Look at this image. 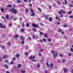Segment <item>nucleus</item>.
<instances>
[{"instance_id": "473e14b6", "label": "nucleus", "mask_w": 73, "mask_h": 73, "mask_svg": "<svg viewBox=\"0 0 73 73\" xmlns=\"http://www.w3.org/2000/svg\"><path fill=\"white\" fill-rule=\"evenodd\" d=\"M23 1L24 2L27 3L28 1V0H23Z\"/></svg>"}, {"instance_id": "5fc2aeb1", "label": "nucleus", "mask_w": 73, "mask_h": 73, "mask_svg": "<svg viewBox=\"0 0 73 73\" xmlns=\"http://www.w3.org/2000/svg\"><path fill=\"white\" fill-rule=\"evenodd\" d=\"M1 12H3L4 11V9H1Z\"/></svg>"}, {"instance_id": "f257e3e1", "label": "nucleus", "mask_w": 73, "mask_h": 73, "mask_svg": "<svg viewBox=\"0 0 73 73\" xmlns=\"http://www.w3.org/2000/svg\"><path fill=\"white\" fill-rule=\"evenodd\" d=\"M10 11H11L14 14H16L17 13V11L16 10L13 8L9 9Z\"/></svg>"}, {"instance_id": "79ce46f5", "label": "nucleus", "mask_w": 73, "mask_h": 73, "mask_svg": "<svg viewBox=\"0 0 73 73\" xmlns=\"http://www.w3.org/2000/svg\"><path fill=\"white\" fill-rule=\"evenodd\" d=\"M8 62V60H6L5 61V63H7V62Z\"/></svg>"}, {"instance_id": "4c0bfd02", "label": "nucleus", "mask_w": 73, "mask_h": 73, "mask_svg": "<svg viewBox=\"0 0 73 73\" xmlns=\"http://www.w3.org/2000/svg\"><path fill=\"white\" fill-rule=\"evenodd\" d=\"M21 32H24V30L23 29H21Z\"/></svg>"}, {"instance_id": "6e6d98bb", "label": "nucleus", "mask_w": 73, "mask_h": 73, "mask_svg": "<svg viewBox=\"0 0 73 73\" xmlns=\"http://www.w3.org/2000/svg\"><path fill=\"white\" fill-rule=\"evenodd\" d=\"M13 17H14V16L13 15H12L11 16V17H10V19H12V18H13Z\"/></svg>"}, {"instance_id": "f3484780", "label": "nucleus", "mask_w": 73, "mask_h": 73, "mask_svg": "<svg viewBox=\"0 0 73 73\" xmlns=\"http://www.w3.org/2000/svg\"><path fill=\"white\" fill-rule=\"evenodd\" d=\"M44 37H46V38H48V35L46 34H44Z\"/></svg>"}, {"instance_id": "412c9836", "label": "nucleus", "mask_w": 73, "mask_h": 73, "mask_svg": "<svg viewBox=\"0 0 73 73\" xmlns=\"http://www.w3.org/2000/svg\"><path fill=\"white\" fill-rule=\"evenodd\" d=\"M19 35H15L14 37L15 38H18L19 37Z\"/></svg>"}, {"instance_id": "680f3d73", "label": "nucleus", "mask_w": 73, "mask_h": 73, "mask_svg": "<svg viewBox=\"0 0 73 73\" xmlns=\"http://www.w3.org/2000/svg\"><path fill=\"white\" fill-rule=\"evenodd\" d=\"M63 15H61L60 16V17H63Z\"/></svg>"}, {"instance_id": "338daca9", "label": "nucleus", "mask_w": 73, "mask_h": 73, "mask_svg": "<svg viewBox=\"0 0 73 73\" xmlns=\"http://www.w3.org/2000/svg\"><path fill=\"white\" fill-rule=\"evenodd\" d=\"M71 72H72V73H73V69H72L71 70Z\"/></svg>"}, {"instance_id": "f03ea898", "label": "nucleus", "mask_w": 73, "mask_h": 73, "mask_svg": "<svg viewBox=\"0 0 73 73\" xmlns=\"http://www.w3.org/2000/svg\"><path fill=\"white\" fill-rule=\"evenodd\" d=\"M51 53L54 56V57L55 58H56V56H58V54L55 52L54 50H51Z\"/></svg>"}, {"instance_id": "cd10ccee", "label": "nucleus", "mask_w": 73, "mask_h": 73, "mask_svg": "<svg viewBox=\"0 0 73 73\" xmlns=\"http://www.w3.org/2000/svg\"><path fill=\"white\" fill-rule=\"evenodd\" d=\"M38 32H40V35H43V33H42V32H40V31H39Z\"/></svg>"}, {"instance_id": "a19ab883", "label": "nucleus", "mask_w": 73, "mask_h": 73, "mask_svg": "<svg viewBox=\"0 0 73 73\" xmlns=\"http://www.w3.org/2000/svg\"><path fill=\"white\" fill-rule=\"evenodd\" d=\"M68 27V25H64V27Z\"/></svg>"}, {"instance_id": "0e129e2a", "label": "nucleus", "mask_w": 73, "mask_h": 73, "mask_svg": "<svg viewBox=\"0 0 73 73\" xmlns=\"http://www.w3.org/2000/svg\"><path fill=\"white\" fill-rule=\"evenodd\" d=\"M69 14H71L72 13V11H69Z\"/></svg>"}, {"instance_id": "423d86ee", "label": "nucleus", "mask_w": 73, "mask_h": 73, "mask_svg": "<svg viewBox=\"0 0 73 73\" xmlns=\"http://www.w3.org/2000/svg\"><path fill=\"white\" fill-rule=\"evenodd\" d=\"M32 26L33 27H34V28H38V27H39L37 25H36L35 23L32 24Z\"/></svg>"}, {"instance_id": "7c9ffc66", "label": "nucleus", "mask_w": 73, "mask_h": 73, "mask_svg": "<svg viewBox=\"0 0 73 73\" xmlns=\"http://www.w3.org/2000/svg\"><path fill=\"white\" fill-rule=\"evenodd\" d=\"M29 59H30V60H31V59H33V57L32 56H31L29 58Z\"/></svg>"}, {"instance_id": "2f4dec72", "label": "nucleus", "mask_w": 73, "mask_h": 73, "mask_svg": "<svg viewBox=\"0 0 73 73\" xmlns=\"http://www.w3.org/2000/svg\"><path fill=\"white\" fill-rule=\"evenodd\" d=\"M46 65L48 68V67H49V64H48V62H46Z\"/></svg>"}, {"instance_id": "4468645a", "label": "nucleus", "mask_w": 73, "mask_h": 73, "mask_svg": "<svg viewBox=\"0 0 73 73\" xmlns=\"http://www.w3.org/2000/svg\"><path fill=\"white\" fill-rule=\"evenodd\" d=\"M15 57L17 58H19V57H20V55L19 54H17L16 55Z\"/></svg>"}, {"instance_id": "58836bf2", "label": "nucleus", "mask_w": 73, "mask_h": 73, "mask_svg": "<svg viewBox=\"0 0 73 73\" xmlns=\"http://www.w3.org/2000/svg\"><path fill=\"white\" fill-rule=\"evenodd\" d=\"M13 64V60H12V61H11V65H12V64Z\"/></svg>"}, {"instance_id": "39448f33", "label": "nucleus", "mask_w": 73, "mask_h": 73, "mask_svg": "<svg viewBox=\"0 0 73 73\" xmlns=\"http://www.w3.org/2000/svg\"><path fill=\"white\" fill-rule=\"evenodd\" d=\"M0 27L1 28H4L6 29V26L5 25H3L2 23H0Z\"/></svg>"}, {"instance_id": "37998d69", "label": "nucleus", "mask_w": 73, "mask_h": 73, "mask_svg": "<svg viewBox=\"0 0 73 73\" xmlns=\"http://www.w3.org/2000/svg\"><path fill=\"white\" fill-rule=\"evenodd\" d=\"M21 72L22 73H25V71L24 70H22L21 71Z\"/></svg>"}, {"instance_id": "dca6fc26", "label": "nucleus", "mask_w": 73, "mask_h": 73, "mask_svg": "<svg viewBox=\"0 0 73 73\" xmlns=\"http://www.w3.org/2000/svg\"><path fill=\"white\" fill-rule=\"evenodd\" d=\"M22 66V65L21 64H19V66H17L18 68H21Z\"/></svg>"}, {"instance_id": "c756f323", "label": "nucleus", "mask_w": 73, "mask_h": 73, "mask_svg": "<svg viewBox=\"0 0 73 73\" xmlns=\"http://www.w3.org/2000/svg\"><path fill=\"white\" fill-rule=\"evenodd\" d=\"M29 23H27L26 24V27H29Z\"/></svg>"}, {"instance_id": "5701e85b", "label": "nucleus", "mask_w": 73, "mask_h": 73, "mask_svg": "<svg viewBox=\"0 0 73 73\" xmlns=\"http://www.w3.org/2000/svg\"><path fill=\"white\" fill-rule=\"evenodd\" d=\"M64 71L65 73H66V72H67L68 70H67L66 68H65L64 70Z\"/></svg>"}, {"instance_id": "8fccbe9b", "label": "nucleus", "mask_w": 73, "mask_h": 73, "mask_svg": "<svg viewBox=\"0 0 73 73\" xmlns=\"http://www.w3.org/2000/svg\"><path fill=\"white\" fill-rule=\"evenodd\" d=\"M40 65L39 64L37 65V66L38 68H40Z\"/></svg>"}, {"instance_id": "de8ad7c7", "label": "nucleus", "mask_w": 73, "mask_h": 73, "mask_svg": "<svg viewBox=\"0 0 73 73\" xmlns=\"http://www.w3.org/2000/svg\"><path fill=\"white\" fill-rule=\"evenodd\" d=\"M69 17L70 19H72V18H73V16H70Z\"/></svg>"}, {"instance_id": "ea45409f", "label": "nucleus", "mask_w": 73, "mask_h": 73, "mask_svg": "<svg viewBox=\"0 0 73 73\" xmlns=\"http://www.w3.org/2000/svg\"><path fill=\"white\" fill-rule=\"evenodd\" d=\"M69 5L70 7H73V5H71V4H70V3L69 4Z\"/></svg>"}, {"instance_id": "0eeeda50", "label": "nucleus", "mask_w": 73, "mask_h": 73, "mask_svg": "<svg viewBox=\"0 0 73 73\" xmlns=\"http://www.w3.org/2000/svg\"><path fill=\"white\" fill-rule=\"evenodd\" d=\"M20 39L22 41H25V37L23 36H21Z\"/></svg>"}, {"instance_id": "2eb2a0df", "label": "nucleus", "mask_w": 73, "mask_h": 73, "mask_svg": "<svg viewBox=\"0 0 73 73\" xmlns=\"http://www.w3.org/2000/svg\"><path fill=\"white\" fill-rule=\"evenodd\" d=\"M6 19L7 20H8V19H9V15H6Z\"/></svg>"}, {"instance_id": "aec40b11", "label": "nucleus", "mask_w": 73, "mask_h": 73, "mask_svg": "<svg viewBox=\"0 0 73 73\" xmlns=\"http://www.w3.org/2000/svg\"><path fill=\"white\" fill-rule=\"evenodd\" d=\"M7 7H9V8H11V7H12V5H7Z\"/></svg>"}, {"instance_id": "c9c22d12", "label": "nucleus", "mask_w": 73, "mask_h": 73, "mask_svg": "<svg viewBox=\"0 0 73 73\" xmlns=\"http://www.w3.org/2000/svg\"><path fill=\"white\" fill-rule=\"evenodd\" d=\"M56 20H58V19H59V17H58L57 16H56Z\"/></svg>"}, {"instance_id": "a18cd8bd", "label": "nucleus", "mask_w": 73, "mask_h": 73, "mask_svg": "<svg viewBox=\"0 0 73 73\" xmlns=\"http://www.w3.org/2000/svg\"><path fill=\"white\" fill-rule=\"evenodd\" d=\"M40 50L41 52H43V49L42 48H41L40 49Z\"/></svg>"}, {"instance_id": "4be33fe9", "label": "nucleus", "mask_w": 73, "mask_h": 73, "mask_svg": "<svg viewBox=\"0 0 73 73\" xmlns=\"http://www.w3.org/2000/svg\"><path fill=\"white\" fill-rule=\"evenodd\" d=\"M21 2V1L20 0H17V3H20Z\"/></svg>"}, {"instance_id": "6ab92c4d", "label": "nucleus", "mask_w": 73, "mask_h": 73, "mask_svg": "<svg viewBox=\"0 0 73 73\" xmlns=\"http://www.w3.org/2000/svg\"><path fill=\"white\" fill-rule=\"evenodd\" d=\"M38 10L40 12H42V9H41L40 8H38Z\"/></svg>"}, {"instance_id": "bb28decb", "label": "nucleus", "mask_w": 73, "mask_h": 73, "mask_svg": "<svg viewBox=\"0 0 73 73\" xmlns=\"http://www.w3.org/2000/svg\"><path fill=\"white\" fill-rule=\"evenodd\" d=\"M29 7H32V4L31 3H30L29 4Z\"/></svg>"}, {"instance_id": "4d7b16f0", "label": "nucleus", "mask_w": 73, "mask_h": 73, "mask_svg": "<svg viewBox=\"0 0 73 73\" xmlns=\"http://www.w3.org/2000/svg\"><path fill=\"white\" fill-rule=\"evenodd\" d=\"M43 41H46V39H45V38H44L43 39Z\"/></svg>"}, {"instance_id": "f704fd0d", "label": "nucleus", "mask_w": 73, "mask_h": 73, "mask_svg": "<svg viewBox=\"0 0 73 73\" xmlns=\"http://www.w3.org/2000/svg\"><path fill=\"white\" fill-rule=\"evenodd\" d=\"M5 48V46H2V47H1V48L2 49H4V48Z\"/></svg>"}, {"instance_id": "9d476101", "label": "nucleus", "mask_w": 73, "mask_h": 73, "mask_svg": "<svg viewBox=\"0 0 73 73\" xmlns=\"http://www.w3.org/2000/svg\"><path fill=\"white\" fill-rule=\"evenodd\" d=\"M50 68L52 69L53 68V66H54V65L52 63H51L50 64Z\"/></svg>"}, {"instance_id": "13d9d810", "label": "nucleus", "mask_w": 73, "mask_h": 73, "mask_svg": "<svg viewBox=\"0 0 73 73\" xmlns=\"http://www.w3.org/2000/svg\"><path fill=\"white\" fill-rule=\"evenodd\" d=\"M24 41H22L21 42V44H24Z\"/></svg>"}, {"instance_id": "052dcab7", "label": "nucleus", "mask_w": 73, "mask_h": 73, "mask_svg": "<svg viewBox=\"0 0 73 73\" xmlns=\"http://www.w3.org/2000/svg\"><path fill=\"white\" fill-rule=\"evenodd\" d=\"M8 43L9 44V45L10 46L11 45V42H8Z\"/></svg>"}, {"instance_id": "393cba45", "label": "nucleus", "mask_w": 73, "mask_h": 73, "mask_svg": "<svg viewBox=\"0 0 73 73\" xmlns=\"http://www.w3.org/2000/svg\"><path fill=\"white\" fill-rule=\"evenodd\" d=\"M28 12H29V10H28V9H26V13H28Z\"/></svg>"}, {"instance_id": "72a5a7b5", "label": "nucleus", "mask_w": 73, "mask_h": 73, "mask_svg": "<svg viewBox=\"0 0 73 73\" xmlns=\"http://www.w3.org/2000/svg\"><path fill=\"white\" fill-rule=\"evenodd\" d=\"M70 50L72 52H73V49L72 48H70Z\"/></svg>"}, {"instance_id": "c85d7f7f", "label": "nucleus", "mask_w": 73, "mask_h": 73, "mask_svg": "<svg viewBox=\"0 0 73 73\" xmlns=\"http://www.w3.org/2000/svg\"><path fill=\"white\" fill-rule=\"evenodd\" d=\"M33 30L34 32H36V30L35 28H33Z\"/></svg>"}, {"instance_id": "ddd939ff", "label": "nucleus", "mask_w": 73, "mask_h": 73, "mask_svg": "<svg viewBox=\"0 0 73 73\" xmlns=\"http://www.w3.org/2000/svg\"><path fill=\"white\" fill-rule=\"evenodd\" d=\"M48 20L50 22H52V18L51 17H49V19H48Z\"/></svg>"}, {"instance_id": "49530a36", "label": "nucleus", "mask_w": 73, "mask_h": 73, "mask_svg": "<svg viewBox=\"0 0 73 73\" xmlns=\"http://www.w3.org/2000/svg\"><path fill=\"white\" fill-rule=\"evenodd\" d=\"M57 3L58 4V5H60V2H59L58 1H57Z\"/></svg>"}, {"instance_id": "774afa93", "label": "nucleus", "mask_w": 73, "mask_h": 73, "mask_svg": "<svg viewBox=\"0 0 73 73\" xmlns=\"http://www.w3.org/2000/svg\"><path fill=\"white\" fill-rule=\"evenodd\" d=\"M40 42H43L42 40H40Z\"/></svg>"}, {"instance_id": "1a4fd4ad", "label": "nucleus", "mask_w": 73, "mask_h": 73, "mask_svg": "<svg viewBox=\"0 0 73 73\" xmlns=\"http://www.w3.org/2000/svg\"><path fill=\"white\" fill-rule=\"evenodd\" d=\"M43 17H45V19L46 20H48V15H44L43 16Z\"/></svg>"}, {"instance_id": "9b49d317", "label": "nucleus", "mask_w": 73, "mask_h": 73, "mask_svg": "<svg viewBox=\"0 0 73 73\" xmlns=\"http://www.w3.org/2000/svg\"><path fill=\"white\" fill-rule=\"evenodd\" d=\"M9 56L7 55H3V58L4 59H5L6 58H7V57H8Z\"/></svg>"}, {"instance_id": "bf43d9fd", "label": "nucleus", "mask_w": 73, "mask_h": 73, "mask_svg": "<svg viewBox=\"0 0 73 73\" xmlns=\"http://www.w3.org/2000/svg\"><path fill=\"white\" fill-rule=\"evenodd\" d=\"M72 55V54H71V53H69L68 54V56H71Z\"/></svg>"}, {"instance_id": "6e6552de", "label": "nucleus", "mask_w": 73, "mask_h": 73, "mask_svg": "<svg viewBox=\"0 0 73 73\" xmlns=\"http://www.w3.org/2000/svg\"><path fill=\"white\" fill-rule=\"evenodd\" d=\"M58 32L60 33V32H61V33L62 35H64V32L61 30V29H59V30L58 31Z\"/></svg>"}, {"instance_id": "c03bdc74", "label": "nucleus", "mask_w": 73, "mask_h": 73, "mask_svg": "<svg viewBox=\"0 0 73 73\" xmlns=\"http://www.w3.org/2000/svg\"><path fill=\"white\" fill-rule=\"evenodd\" d=\"M28 53L27 52H25V55H28Z\"/></svg>"}, {"instance_id": "a211bd4d", "label": "nucleus", "mask_w": 73, "mask_h": 73, "mask_svg": "<svg viewBox=\"0 0 73 73\" xmlns=\"http://www.w3.org/2000/svg\"><path fill=\"white\" fill-rule=\"evenodd\" d=\"M64 1L65 4V5H67V4H68V2H67V0H64Z\"/></svg>"}, {"instance_id": "603ef678", "label": "nucleus", "mask_w": 73, "mask_h": 73, "mask_svg": "<svg viewBox=\"0 0 73 73\" xmlns=\"http://www.w3.org/2000/svg\"><path fill=\"white\" fill-rule=\"evenodd\" d=\"M22 26L23 27L25 26V25H24V23L22 24Z\"/></svg>"}, {"instance_id": "b1692460", "label": "nucleus", "mask_w": 73, "mask_h": 73, "mask_svg": "<svg viewBox=\"0 0 73 73\" xmlns=\"http://www.w3.org/2000/svg\"><path fill=\"white\" fill-rule=\"evenodd\" d=\"M3 66L4 67L6 68H8V66L6 64L4 65Z\"/></svg>"}, {"instance_id": "e2e57ef3", "label": "nucleus", "mask_w": 73, "mask_h": 73, "mask_svg": "<svg viewBox=\"0 0 73 73\" xmlns=\"http://www.w3.org/2000/svg\"><path fill=\"white\" fill-rule=\"evenodd\" d=\"M62 61L63 62H65V60L64 59H63L62 60Z\"/></svg>"}, {"instance_id": "7ed1b4c3", "label": "nucleus", "mask_w": 73, "mask_h": 73, "mask_svg": "<svg viewBox=\"0 0 73 73\" xmlns=\"http://www.w3.org/2000/svg\"><path fill=\"white\" fill-rule=\"evenodd\" d=\"M58 13L59 14L61 15L62 13L63 14H65L66 12H65V11H64L63 9H61L60 11L58 12Z\"/></svg>"}, {"instance_id": "69168bd1", "label": "nucleus", "mask_w": 73, "mask_h": 73, "mask_svg": "<svg viewBox=\"0 0 73 73\" xmlns=\"http://www.w3.org/2000/svg\"><path fill=\"white\" fill-rule=\"evenodd\" d=\"M15 60H16V59H15V58H13V61H15Z\"/></svg>"}, {"instance_id": "3c124183", "label": "nucleus", "mask_w": 73, "mask_h": 73, "mask_svg": "<svg viewBox=\"0 0 73 73\" xmlns=\"http://www.w3.org/2000/svg\"><path fill=\"white\" fill-rule=\"evenodd\" d=\"M38 55L39 56H40V57L41 56V53H39L38 54Z\"/></svg>"}, {"instance_id": "09e8293b", "label": "nucleus", "mask_w": 73, "mask_h": 73, "mask_svg": "<svg viewBox=\"0 0 73 73\" xmlns=\"http://www.w3.org/2000/svg\"><path fill=\"white\" fill-rule=\"evenodd\" d=\"M28 38H29V40H31V39H32V38H31V37H28Z\"/></svg>"}, {"instance_id": "864d4df0", "label": "nucleus", "mask_w": 73, "mask_h": 73, "mask_svg": "<svg viewBox=\"0 0 73 73\" xmlns=\"http://www.w3.org/2000/svg\"><path fill=\"white\" fill-rule=\"evenodd\" d=\"M35 35H33V38H35Z\"/></svg>"}, {"instance_id": "20e7f679", "label": "nucleus", "mask_w": 73, "mask_h": 73, "mask_svg": "<svg viewBox=\"0 0 73 73\" xmlns=\"http://www.w3.org/2000/svg\"><path fill=\"white\" fill-rule=\"evenodd\" d=\"M31 13H32L31 14V16H34L35 15V13H34V11L32 9H31Z\"/></svg>"}, {"instance_id": "f8f14e48", "label": "nucleus", "mask_w": 73, "mask_h": 73, "mask_svg": "<svg viewBox=\"0 0 73 73\" xmlns=\"http://www.w3.org/2000/svg\"><path fill=\"white\" fill-rule=\"evenodd\" d=\"M35 56H33V60H32V61H33V62H36V60H35Z\"/></svg>"}, {"instance_id": "a878e982", "label": "nucleus", "mask_w": 73, "mask_h": 73, "mask_svg": "<svg viewBox=\"0 0 73 73\" xmlns=\"http://www.w3.org/2000/svg\"><path fill=\"white\" fill-rule=\"evenodd\" d=\"M59 56L60 57H63V54H60Z\"/></svg>"}, {"instance_id": "e433bc0d", "label": "nucleus", "mask_w": 73, "mask_h": 73, "mask_svg": "<svg viewBox=\"0 0 73 73\" xmlns=\"http://www.w3.org/2000/svg\"><path fill=\"white\" fill-rule=\"evenodd\" d=\"M47 41H49V42H50V41H51V39H48L47 40Z\"/></svg>"}]
</instances>
